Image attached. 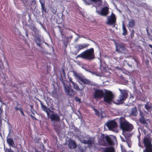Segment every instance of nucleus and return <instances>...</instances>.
Masks as SVG:
<instances>
[{
    "mask_svg": "<svg viewBox=\"0 0 152 152\" xmlns=\"http://www.w3.org/2000/svg\"><path fill=\"white\" fill-rule=\"evenodd\" d=\"M93 97L95 99H101L103 97V101L104 104H111L114 103L113 100L114 95L112 92L109 90L105 89V92L102 89H94Z\"/></svg>",
    "mask_w": 152,
    "mask_h": 152,
    "instance_id": "1",
    "label": "nucleus"
},
{
    "mask_svg": "<svg viewBox=\"0 0 152 152\" xmlns=\"http://www.w3.org/2000/svg\"><path fill=\"white\" fill-rule=\"evenodd\" d=\"M88 61H92L95 58L94 50L93 48L88 49L83 51L76 57Z\"/></svg>",
    "mask_w": 152,
    "mask_h": 152,
    "instance_id": "2",
    "label": "nucleus"
},
{
    "mask_svg": "<svg viewBox=\"0 0 152 152\" xmlns=\"http://www.w3.org/2000/svg\"><path fill=\"white\" fill-rule=\"evenodd\" d=\"M120 128L124 132H130L133 129V126L125 120L124 117L120 118Z\"/></svg>",
    "mask_w": 152,
    "mask_h": 152,
    "instance_id": "3",
    "label": "nucleus"
},
{
    "mask_svg": "<svg viewBox=\"0 0 152 152\" xmlns=\"http://www.w3.org/2000/svg\"><path fill=\"white\" fill-rule=\"evenodd\" d=\"M142 142L145 147L143 152H152V144L149 135H147L144 137Z\"/></svg>",
    "mask_w": 152,
    "mask_h": 152,
    "instance_id": "4",
    "label": "nucleus"
},
{
    "mask_svg": "<svg viewBox=\"0 0 152 152\" xmlns=\"http://www.w3.org/2000/svg\"><path fill=\"white\" fill-rule=\"evenodd\" d=\"M63 83L64 90L66 93L71 97H73L74 95L75 91L73 89H72V86H70L69 84H67L64 82H63Z\"/></svg>",
    "mask_w": 152,
    "mask_h": 152,
    "instance_id": "5",
    "label": "nucleus"
},
{
    "mask_svg": "<svg viewBox=\"0 0 152 152\" xmlns=\"http://www.w3.org/2000/svg\"><path fill=\"white\" fill-rule=\"evenodd\" d=\"M120 92V94L118 97V101L120 102H123L125 100L128 96V93L126 91L118 89Z\"/></svg>",
    "mask_w": 152,
    "mask_h": 152,
    "instance_id": "6",
    "label": "nucleus"
},
{
    "mask_svg": "<svg viewBox=\"0 0 152 152\" xmlns=\"http://www.w3.org/2000/svg\"><path fill=\"white\" fill-rule=\"evenodd\" d=\"M106 126L110 130L113 131L114 129L118 127L117 123L114 120L108 121L106 124Z\"/></svg>",
    "mask_w": 152,
    "mask_h": 152,
    "instance_id": "7",
    "label": "nucleus"
},
{
    "mask_svg": "<svg viewBox=\"0 0 152 152\" xmlns=\"http://www.w3.org/2000/svg\"><path fill=\"white\" fill-rule=\"evenodd\" d=\"M48 118H49L51 121H54L53 126H55V122H60V117L59 115H58L57 113H53V114H51L50 115V116Z\"/></svg>",
    "mask_w": 152,
    "mask_h": 152,
    "instance_id": "8",
    "label": "nucleus"
},
{
    "mask_svg": "<svg viewBox=\"0 0 152 152\" xmlns=\"http://www.w3.org/2000/svg\"><path fill=\"white\" fill-rule=\"evenodd\" d=\"M38 101L40 102L41 109L43 111L46 113L48 117H49L50 116V113H53V111H51L49 108H48L45 105L43 102L41 101V100L39 99Z\"/></svg>",
    "mask_w": 152,
    "mask_h": 152,
    "instance_id": "9",
    "label": "nucleus"
},
{
    "mask_svg": "<svg viewBox=\"0 0 152 152\" xmlns=\"http://www.w3.org/2000/svg\"><path fill=\"white\" fill-rule=\"evenodd\" d=\"M106 140V136L104 134H102L98 140V143L101 145H105L107 144Z\"/></svg>",
    "mask_w": 152,
    "mask_h": 152,
    "instance_id": "10",
    "label": "nucleus"
},
{
    "mask_svg": "<svg viewBox=\"0 0 152 152\" xmlns=\"http://www.w3.org/2000/svg\"><path fill=\"white\" fill-rule=\"evenodd\" d=\"M107 19V24H108L111 25L115 24L116 21V18L115 15L113 13H112L110 16Z\"/></svg>",
    "mask_w": 152,
    "mask_h": 152,
    "instance_id": "11",
    "label": "nucleus"
},
{
    "mask_svg": "<svg viewBox=\"0 0 152 152\" xmlns=\"http://www.w3.org/2000/svg\"><path fill=\"white\" fill-rule=\"evenodd\" d=\"M79 80L85 84H86L88 85L95 86L94 84L92 83L90 81L83 77H80Z\"/></svg>",
    "mask_w": 152,
    "mask_h": 152,
    "instance_id": "12",
    "label": "nucleus"
},
{
    "mask_svg": "<svg viewBox=\"0 0 152 152\" xmlns=\"http://www.w3.org/2000/svg\"><path fill=\"white\" fill-rule=\"evenodd\" d=\"M108 10L109 8L107 7H104L101 10L99 14L102 16H106L108 14Z\"/></svg>",
    "mask_w": 152,
    "mask_h": 152,
    "instance_id": "13",
    "label": "nucleus"
},
{
    "mask_svg": "<svg viewBox=\"0 0 152 152\" xmlns=\"http://www.w3.org/2000/svg\"><path fill=\"white\" fill-rule=\"evenodd\" d=\"M68 146L70 149H75L77 148V145L75 141L71 140L69 142Z\"/></svg>",
    "mask_w": 152,
    "mask_h": 152,
    "instance_id": "14",
    "label": "nucleus"
},
{
    "mask_svg": "<svg viewBox=\"0 0 152 152\" xmlns=\"http://www.w3.org/2000/svg\"><path fill=\"white\" fill-rule=\"evenodd\" d=\"M7 142L10 146L12 147H16L14 141L12 138H7Z\"/></svg>",
    "mask_w": 152,
    "mask_h": 152,
    "instance_id": "15",
    "label": "nucleus"
},
{
    "mask_svg": "<svg viewBox=\"0 0 152 152\" xmlns=\"http://www.w3.org/2000/svg\"><path fill=\"white\" fill-rule=\"evenodd\" d=\"M88 46V44H78L77 45V48L78 49L77 50V53H76V54L77 53H78L80 50H81L87 47Z\"/></svg>",
    "mask_w": 152,
    "mask_h": 152,
    "instance_id": "16",
    "label": "nucleus"
},
{
    "mask_svg": "<svg viewBox=\"0 0 152 152\" xmlns=\"http://www.w3.org/2000/svg\"><path fill=\"white\" fill-rule=\"evenodd\" d=\"M32 30L34 32V34L33 35L34 37H36L39 36V31L37 27L34 26L33 27Z\"/></svg>",
    "mask_w": 152,
    "mask_h": 152,
    "instance_id": "17",
    "label": "nucleus"
},
{
    "mask_svg": "<svg viewBox=\"0 0 152 152\" xmlns=\"http://www.w3.org/2000/svg\"><path fill=\"white\" fill-rule=\"evenodd\" d=\"M106 142L107 144L108 143L110 145H114V143L113 140L108 135L106 136Z\"/></svg>",
    "mask_w": 152,
    "mask_h": 152,
    "instance_id": "18",
    "label": "nucleus"
},
{
    "mask_svg": "<svg viewBox=\"0 0 152 152\" xmlns=\"http://www.w3.org/2000/svg\"><path fill=\"white\" fill-rule=\"evenodd\" d=\"M82 142L84 144H88L89 145L91 146L92 144L94 143V141L91 140H82Z\"/></svg>",
    "mask_w": 152,
    "mask_h": 152,
    "instance_id": "19",
    "label": "nucleus"
},
{
    "mask_svg": "<svg viewBox=\"0 0 152 152\" xmlns=\"http://www.w3.org/2000/svg\"><path fill=\"white\" fill-rule=\"evenodd\" d=\"M104 152H115V150L113 147H108L105 148Z\"/></svg>",
    "mask_w": 152,
    "mask_h": 152,
    "instance_id": "20",
    "label": "nucleus"
},
{
    "mask_svg": "<svg viewBox=\"0 0 152 152\" xmlns=\"http://www.w3.org/2000/svg\"><path fill=\"white\" fill-rule=\"evenodd\" d=\"M122 30L123 33L122 34L124 36H125L128 34L127 31L125 26L124 23L123 22L122 24Z\"/></svg>",
    "mask_w": 152,
    "mask_h": 152,
    "instance_id": "21",
    "label": "nucleus"
},
{
    "mask_svg": "<svg viewBox=\"0 0 152 152\" xmlns=\"http://www.w3.org/2000/svg\"><path fill=\"white\" fill-rule=\"evenodd\" d=\"M35 42H36L37 44L39 46H40L41 44V39L39 36H37L35 37Z\"/></svg>",
    "mask_w": 152,
    "mask_h": 152,
    "instance_id": "22",
    "label": "nucleus"
},
{
    "mask_svg": "<svg viewBox=\"0 0 152 152\" xmlns=\"http://www.w3.org/2000/svg\"><path fill=\"white\" fill-rule=\"evenodd\" d=\"M135 24V21L133 19H130L129 22L128 26L129 27L132 28Z\"/></svg>",
    "mask_w": 152,
    "mask_h": 152,
    "instance_id": "23",
    "label": "nucleus"
},
{
    "mask_svg": "<svg viewBox=\"0 0 152 152\" xmlns=\"http://www.w3.org/2000/svg\"><path fill=\"white\" fill-rule=\"evenodd\" d=\"M137 109L136 107L132 108L131 111V114L132 116H136L137 115Z\"/></svg>",
    "mask_w": 152,
    "mask_h": 152,
    "instance_id": "24",
    "label": "nucleus"
},
{
    "mask_svg": "<svg viewBox=\"0 0 152 152\" xmlns=\"http://www.w3.org/2000/svg\"><path fill=\"white\" fill-rule=\"evenodd\" d=\"M72 85L73 86V88L76 91H80V88L79 87V86L76 83H74L72 84Z\"/></svg>",
    "mask_w": 152,
    "mask_h": 152,
    "instance_id": "25",
    "label": "nucleus"
},
{
    "mask_svg": "<svg viewBox=\"0 0 152 152\" xmlns=\"http://www.w3.org/2000/svg\"><path fill=\"white\" fill-rule=\"evenodd\" d=\"M139 121L140 123H142V124H146V120L144 117H142L139 119Z\"/></svg>",
    "mask_w": 152,
    "mask_h": 152,
    "instance_id": "26",
    "label": "nucleus"
},
{
    "mask_svg": "<svg viewBox=\"0 0 152 152\" xmlns=\"http://www.w3.org/2000/svg\"><path fill=\"white\" fill-rule=\"evenodd\" d=\"M41 11L42 14H43L44 12L45 13L47 12V9L45 7V4L41 5Z\"/></svg>",
    "mask_w": 152,
    "mask_h": 152,
    "instance_id": "27",
    "label": "nucleus"
},
{
    "mask_svg": "<svg viewBox=\"0 0 152 152\" xmlns=\"http://www.w3.org/2000/svg\"><path fill=\"white\" fill-rule=\"evenodd\" d=\"M52 94L53 96L55 98H57L58 96V93L56 91H53L52 92Z\"/></svg>",
    "mask_w": 152,
    "mask_h": 152,
    "instance_id": "28",
    "label": "nucleus"
},
{
    "mask_svg": "<svg viewBox=\"0 0 152 152\" xmlns=\"http://www.w3.org/2000/svg\"><path fill=\"white\" fill-rule=\"evenodd\" d=\"M4 149L5 152H14L13 151L11 150L10 148L8 149L4 147Z\"/></svg>",
    "mask_w": 152,
    "mask_h": 152,
    "instance_id": "29",
    "label": "nucleus"
},
{
    "mask_svg": "<svg viewBox=\"0 0 152 152\" xmlns=\"http://www.w3.org/2000/svg\"><path fill=\"white\" fill-rule=\"evenodd\" d=\"M134 33H135V31H134V30H132L131 31V34H130L131 37L132 38H133V37H134Z\"/></svg>",
    "mask_w": 152,
    "mask_h": 152,
    "instance_id": "30",
    "label": "nucleus"
},
{
    "mask_svg": "<svg viewBox=\"0 0 152 152\" xmlns=\"http://www.w3.org/2000/svg\"><path fill=\"white\" fill-rule=\"evenodd\" d=\"M74 75L76 77H77V78L79 80V78L80 77H82V76H80L76 72H75L74 73Z\"/></svg>",
    "mask_w": 152,
    "mask_h": 152,
    "instance_id": "31",
    "label": "nucleus"
},
{
    "mask_svg": "<svg viewBox=\"0 0 152 152\" xmlns=\"http://www.w3.org/2000/svg\"><path fill=\"white\" fill-rule=\"evenodd\" d=\"M41 5L45 4V0H39Z\"/></svg>",
    "mask_w": 152,
    "mask_h": 152,
    "instance_id": "32",
    "label": "nucleus"
},
{
    "mask_svg": "<svg viewBox=\"0 0 152 152\" xmlns=\"http://www.w3.org/2000/svg\"><path fill=\"white\" fill-rule=\"evenodd\" d=\"M75 100L77 102H80L81 101L80 99L77 96H76L75 97Z\"/></svg>",
    "mask_w": 152,
    "mask_h": 152,
    "instance_id": "33",
    "label": "nucleus"
},
{
    "mask_svg": "<svg viewBox=\"0 0 152 152\" xmlns=\"http://www.w3.org/2000/svg\"><path fill=\"white\" fill-rule=\"evenodd\" d=\"M139 142L138 143V146L142 148H143V147L142 145V143L141 142H140V139L139 138Z\"/></svg>",
    "mask_w": 152,
    "mask_h": 152,
    "instance_id": "34",
    "label": "nucleus"
},
{
    "mask_svg": "<svg viewBox=\"0 0 152 152\" xmlns=\"http://www.w3.org/2000/svg\"><path fill=\"white\" fill-rule=\"evenodd\" d=\"M20 111L21 113V114L24 116H25V114L23 112V110L21 108L20 109Z\"/></svg>",
    "mask_w": 152,
    "mask_h": 152,
    "instance_id": "35",
    "label": "nucleus"
},
{
    "mask_svg": "<svg viewBox=\"0 0 152 152\" xmlns=\"http://www.w3.org/2000/svg\"><path fill=\"white\" fill-rule=\"evenodd\" d=\"M143 125H144V126H145L146 128L148 129L149 128V126L147 122H146V124H144Z\"/></svg>",
    "mask_w": 152,
    "mask_h": 152,
    "instance_id": "36",
    "label": "nucleus"
},
{
    "mask_svg": "<svg viewBox=\"0 0 152 152\" xmlns=\"http://www.w3.org/2000/svg\"><path fill=\"white\" fill-rule=\"evenodd\" d=\"M94 110L96 114L97 115H98L99 114V112L95 108H94Z\"/></svg>",
    "mask_w": 152,
    "mask_h": 152,
    "instance_id": "37",
    "label": "nucleus"
},
{
    "mask_svg": "<svg viewBox=\"0 0 152 152\" xmlns=\"http://www.w3.org/2000/svg\"><path fill=\"white\" fill-rule=\"evenodd\" d=\"M69 82H71L72 84L75 83L72 80V79L71 77L69 78Z\"/></svg>",
    "mask_w": 152,
    "mask_h": 152,
    "instance_id": "38",
    "label": "nucleus"
},
{
    "mask_svg": "<svg viewBox=\"0 0 152 152\" xmlns=\"http://www.w3.org/2000/svg\"><path fill=\"white\" fill-rule=\"evenodd\" d=\"M91 1L94 2H96L99 1H100L101 0H90Z\"/></svg>",
    "mask_w": 152,
    "mask_h": 152,
    "instance_id": "39",
    "label": "nucleus"
},
{
    "mask_svg": "<svg viewBox=\"0 0 152 152\" xmlns=\"http://www.w3.org/2000/svg\"><path fill=\"white\" fill-rule=\"evenodd\" d=\"M151 108V107L150 106H147L146 107V109L147 110H148L150 109Z\"/></svg>",
    "mask_w": 152,
    "mask_h": 152,
    "instance_id": "40",
    "label": "nucleus"
},
{
    "mask_svg": "<svg viewBox=\"0 0 152 152\" xmlns=\"http://www.w3.org/2000/svg\"><path fill=\"white\" fill-rule=\"evenodd\" d=\"M20 108H18V107H15V110L16 111H18V110H20Z\"/></svg>",
    "mask_w": 152,
    "mask_h": 152,
    "instance_id": "41",
    "label": "nucleus"
},
{
    "mask_svg": "<svg viewBox=\"0 0 152 152\" xmlns=\"http://www.w3.org/2000/svg\"><path fill=\"white\" fill-rule=\"evenodd\" d=\"M31 117L32 118H33V119H34V120H37L36 118L35 117H34V116H33L32 115H31Z\"/></svg>",
    "mask_w": 152,
    "mask_h": 152,
    "instance_id": "42",
    "label": "nucleus"
},
{
    "mask_svg": "<svg viewBox=\"0 0 152 152\" xmlns=\"http://www.w3.org/2000/svg\"><path fill=\"white\" fill-rule=\"evenodd\" d=\"M115 68L116 69H117L118 70H121V68L119 66H117Z\"/></svg>",
    "mask_w": 152,
    "mask_h": 152,
    "instance_id": "43",
    "label": "nucleus"
},
{
    "mask_svg": "<svg viewBox=\"0 0 152 152\" xmlns=\"http://www.w3.org/2000/svg\"><path fill=\"white\" fill-rule=\"evenodd\" d=\"M133 59L136 62H137V58L136 57H133Z\"/></svg>",
    "mask_w": 152,
    "mask_h": 152,
    "instance_id": "44",
    "label": "nucleus"
},
{
    "mask_svg": "<svg viewBox=\"0 0 152 152\" xmlns=\"http://www.w3.org/2000/svg\"><path fill=\"white\" fill-rule=\"evenodd\" d=\"M142 132L144 133V134H146V131L145 129H143L142 130Z\"/></svg>",
    "mask_w": 152,
    "mask_h": 152,
    "instance_id": "45",
    "label": "nucleus"
},
{
    "mask_svg": "<svg viewBox=\"0 0 152 152\" xmlns=\"http://www.w3.org/2000/svg\"><path fill=\"white\" fill-rule=\"evenodd\" d=\"M61 34L62 36H63L64 35V34H63V32L62 31H60Z\"/></svg>",
    "mask_w": 152,
    "mask_h": 152,
    "instance_id": "46",
    "label": "nucleus"
},
{
    "mask_svg": "<svg viewBox=\"0 0 152 152\" xmlns=\"http://www.w3.org/2000/svg\"><path fill=\"white\" fill-rule=\"evenodd\" d=\"M121 139L122 141V142H125V140L123 138V137L121 138Z\"/></svg>",
    "mask_w": 152,
    "mask_h": 152,
    "instance_id": "47",
    "label": "nucleus"
},
{
    "mask_svg": "<svg viewBox=\"0 0 152 152\" xmlns=\"http://www.w3.org/2000/svg\"><path fill=\"white\" fill-rule=\"evenodd\" d=\"M122 152H126V151L124 149H123L122 150Z\"/></svg>",
    "mask_w": 152,
    "mask_h": 152,
    "instance_id": "48",
    "label": "nucleus"
},
{
    "mask_svg": "<svg viewBox=\"0 0 152 152\" xmlns=\"http://www.w3.org/2000/svg\"><path fill=\"white\" fill-rule=\"evenodd\" d=\"M30 107H31V109H33V105H31L30 106Z\"/></svg>",
    "mask_w": 152,
    "mask_h": 152,
    "instance_id": "49",
    "label": "nucleus"
},
{
    "mask_svg": "<svg viewBox=\"0 0 152 152\" xmlns=\"http://www.w3.org/2000/svg\"><path fill=\"white\" fill-rule=\"evenodd\" d=\"M31 112L34 115V113L33 111H31Z\"/></svg>",
    "mask_w": 152,
    "mask_h": 152,
    "instance_id": "50",
    "label": "nucleus"
},
{
    "mask_svg": "<svg viewBox=\"0 0 152 152\" xmlns=\"http://www.w3.org/2000/svg\"><path fill=\"white\" fill-rule=\"evenodd\" d=\"M84 1L86 2L87 0H83Z\"/></svg>",
    "mask_w": 152,
    "mask_h": 152,
    "instance_id": "51",
    "label": "nucleus"
},
{
    "mask_svg": "<svg viewBox=\"0 0 152 152\" xmlns=\"http://www.w3.org/2000/svg\"><path fill=\"white\" fill-rule=\"evenodd\" d=\"M129 65V66L132 67V65Z\"/></svg>",
    "mask_w": 152,
    "mask_h": 152,
    "instance_id": "52",
    "label": "nucleus"
},
{
    "mask_svg": "<svg viewBox=\"0 0 152 152\" xmlns=\"http://www.w3.org/2000/svg\"><path fill=\"white\" fill-rule=\"evenodd\" d=\"M129 147H131V146H130L129 145Z\"/></svg>",
    "mask_w": 152,
    "mask_h": 152,
    "instance_id": "53",
    "label": "nucleus"
},
{
    "mask_svg": "<svg viewBox=\"0 0 152 152\" xmlns=\"http://www.w3.org/2000/svg\"><path fill=\"white\" fill-rule=\"evenodd\" d=\"M58 27H60V26H58Z\"/></svg>",
    "mask_w": 152,
    "mask_h": 152,
    "instance_id": "54",
    "label": "nucleus"
},
{
    "mask_svg": "<svg viewBox=\"0 0 152 152\" xmlns=\"http://www.w3.org/2000/svg\"><path fill=\"white\" fill-rule=\"evenodd\" d=\"M38 152H41L40 151H38Z\"/></svg>",
    "mask_w": 152,
    "mask_h": 152,
    "instance_id": "55",
    "label": "nucleus"
}]
</instances>
